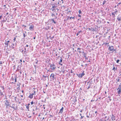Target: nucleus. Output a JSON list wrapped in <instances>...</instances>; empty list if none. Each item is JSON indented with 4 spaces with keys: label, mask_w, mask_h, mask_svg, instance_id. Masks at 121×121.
Returning <instances> with one entry per match:
<instances>
[{
    "label": "nucleus",
    "mask_w": 121,
    "mask_h": 121,
    "mask_svg": "<svg viewBox=\"0 0 121 121\" xmlns=\"http://www.w3.org/2000/svg\"><path fill=\"white\" fill-rule=\"evenodd\" d=\"M4 105L5 106L6 108H9L10 104V103L9 100H6L4 101Z\"/></svg>",
    "instance_id": "f257e3e1"
},
{
    "label": "nucleus",
    "mask_w": 121,
    "mask_h": 121,
    "mask_svg": "<svg viewBox=\"0 0 121 121\" xmlns=\"http://www.w3.org/2000/svg\"><path fill=\"white\" fill-rule=\"evenodd\" d=\"M108 50L110 51H112V52H113L115 50L114 49L113 47L112 46H109V45H108Z\"/></svg>",
    "instance_id": "f03ea898"
},
{
    "label": "nucleus",
    "mask_w": 121,
    "mask_h": 121,
    "mask_svg": "<svg viewBox=\"0 0 121 121\" xmlns=\"http://www.w3.org/2000/svg\"><path fill=\"white\" fill-rule=\"evenodd\" d=\"M50 68L52 69H54L56 68L55 65L54 64L50 65Z\"/></svg>",
    "instance_id": "7ed1b4c3"
},
{
    "label": "nucleus",
    "mask_w": 121,
    "mask_h": 121,
    "mask_svg": "<svg viewBox=\"0 0 121 121\" xmlns=\"http://www.w3.org/2000/svg\"><path fill=\"white\" fill-rule=\"evenodd\" d=\"M30 27L29 28V29L30 30H33V29L34 27V26L33 25H30Z\"/></svg>",
    "instance_id": "20e7f679"
},
{
    "label": "nucleus",
    "mask_w": 121,
    "mask_h": 121,
    "mask_svg": "<svg viewBox=\"0 0 121 121\" xmlns=\"http://www.w3.org/2000/svg\"><path fill=\"white\" fill-rule=\"evenodd\" d=\"M85 75V73L83 72L82 73H80L78 75V77L79 78H82Z\"/></svg>",
    "instance_id": "39448f33"
},
{
    "label": "nucleus",
    "mask_w": 121,
    "mask_h": 121,
    "mask_svg": "<svg viewBox=\"0 0 121 121\" xmlns=\"http://www.w3.org/2000/svg\"><path fill=\"white\" fill-rule=\"evenodd\" d=\"M54 74L53 73H52L50 76V77H51V79L53 80H54Z\"/></svg>",
    "instance_id": "423d86ee"
},
{
    "label": "nucleus",
    "mask_w": 121,
    "mask_h": 121,
    "mask_svg": "<svg viewBox=\"0 0 121 121\" xmlns=\"http://www.w3.org/2000/svg\"><path fill=\"white\" fill-rule=\"evenodd\" d=\"M15 105L14 104H12V106H11L10 105L9 106H10L11 108H13L14 109V110H16L17 108V107H16V108H15Z\"/></svg>",
    "instance_id": "0eeeda50"
},
{
    "label": "nucleus",
    "mask_w": 121,
    "mask_h": 121,
    "mask_svg": "<svg viewBox=\"0 0 121 121\" xmlns=\"http://www.w3.org/2000/svg\"><path fill=\"white\" fill-rule=\"evenodd\" d=\"M111 119L112 121H114L115 120V116H114L113 114H112L111 116Z\"/></svg>",
    "instance_id": "6e6552de"
},
{
    "label": "nucleus",
    "mask_w": 121,
    "mask_h": 121,
    "mask_svg": "<svg viewBox=\"0 0 121 121\" xmlns=\"http://www.w3.org/2000/svg\"><path fill=\"white\" fill-rule=\"evenodd\" d=\"M121 16L120 15H119L117 17V19L118 21H120L121 20Z\"/></svg>",
    "instance_id": "1a4fd4ad"
},
{
    "label": "nucleus",
    "mask_w": 121,
    "mask_h": 121,
    "mask_svg": "<svg viewBox=\"0 0 121 121\" xmlns=\"http://www.w3.org/2000/svg\"><path fill=\"white\" fill-rule=\"evenodd\" d=\"M64 108L62 107V108L60 109L59 113H62L63 112Z\"/></svg>",
    "instance_id": "9d476101"
},
{
    "label": "nucleus",
    "mask_w": 121,
    "mask_h": 121,
    "mask_svg": "<svg viewBox=\"0 0 121 121\" xmlns=\"http://www.w3.org/2000/svg\"><path fill=\"white\" fill-rule=\"evenodd\" d=\"M57 4L56 3H55L54 5L52 6V8L51 9H54L56 8L57 7Z\"/></svg>",
    "instance_id": "9b49d317"
},
{
    "label": "nucleus",
    "mask_w": 121,
    "mask_h": 121,
    "mask_svg": "<svg viewBox=\"0 0 121 121\" xmlns=\"http://www.w3.org/2000/svg\"><path fill=\"white\" fill-rule=\"evenodd\" d=\"M9 41H6L5 43V44L7 45L6 47H7L9 45Z\"/></svg>",
    "instance_id": "f8f14e48"
},
{
    "label": "nucleus",
    "mask_w": 121,
    "mask_h": 121,
    "mask_svg": "<svg viewBox=\"0 0 121 121\" xmlns=\"http://www.w3.org/2000/svg\"><path fill=\"white\" fill-rule=\"evenodd\" d=\"M88 29L90 30H91L93 31H95L94 29V28H88Z\"/></svg>",
    "instance_id": "ddd939ff"
},
{
    "label": "nucleus",
    "mask_w": 121,
    "mask_h": 121,
    "mask_svg": "<svg viewBox=\"0 0 121 121\" xmlns=\"http://www.w3.org/2000/svg\"><path fill=\"white\" fill-rule=\"evenodd\" d=\"M81 49V48H77L78 51L79 52V53H81V52L80 51Z\"/></svg>",
    "instance_id": "4468645a"
},
{
    "label": "nucleus",
    "mask_w": 121,
    "mask_h": 121,
    "mask_svg": "<svg viewBox=\"0 0 121 121\" xmlns=\"http://www.w3.org/2000/svg\"><path fill=\"white\" fill-rule=\"evenodd\" d=\"M29 97L30 99H32L33 98V96L32 95L30 94L29 96Z\"/></svg>",
    "instance_id": "2eb2a0df"
},
{
    "label": "nucleus",
    "mask_w": 121,
    "mask_h": 121,
    "mask_svg": "<svg viewBox=\"0 0 121 121\" xmlns=\"http://www.w3.org/2000/svg\"><path fill=\"white\" fill-rule=\"evenodd\" d=\"M17 85L18 86V87H17V89L18 90H19L20 89V86L18 85V84H17Z\"/></svg>",
    "instance_id": "dca6fc26"
},
{
    "label": "nucleus",
    "mask_w": 121,
    "mask_h": 121,
    "mask_svg": "<svg viewBox=\"0 0 121 121\" xmlns=\"http://www.w3.org/2000/svg\"><path fill=\"white\" fill-rule=\"evenodd\" d=\"M85 57V59L87 60L88 59V58H87L86 56V54H84V55H83Z\"/></svg>",
    "instance_id": "f3484780"
},
{
    "label": "nucleus",
    "mask_w": 121,
    "mask_h": 121,
    "mask_svg": "<svg viewBox=\"0 0 121 121\" xmlns=\"http://www.w3.org/2000/svg\"><path fill=\"white\" fill-rule=\"evenodd\" d=\"M0 96H3L4 95L3 94V93L1 92H0Z\"/></svg>",
    "instance_id": "a211bd4d"
},
{
    "label": "nucleus",
    "mask_w": 121,
    "mask_h": 121,
    "mask_svg": "<svg viewBox=\"0 0 121 121\" xmlns=\"http://www.w3.org/2000/svg\"><path fill=\"white\" fill-rule=\"evenodd\" d=\"M119 90L117 91V93L118 94H120L121 92V89H118Z\"/></svg>",
    "instance_id": "6ab92c4d"
},
{
    "label": "nucleus",
    "mask_w": 121,
    "mask_h": 121,
    "mask_svg": "<svg viewBox=\"0 0 121 121\" xmlns=\"http://www.w3.org/2000/svg\"><path fill=\"white\" fill-rule=\"evenodd\" d=\"M60 61H59V63H61L62 62V57L60 58Z\"/></svg>",
    "instance_id": "aec40b11"
},
{
    "label": "nucleus",
    "mask_w": 121,
    "mask_h": 121,
    "mask_svg": "<svg viewBox=\"0 0 121 121\" xmlns=\"http://www.w3.org/2000/svg\"><path fill=\"white\" fill-rule=\"evenodd\" d=\"M82 32V31L81 30H80L78 31V33H77L76 35L78 36L79 34L81 32Z\"/></svg>",
    "instance_id": "412c9836"
},
{
    "label": "nucleus",
    "mask_w": 121,
    "mask_h": 121,
    "mask_svg": "<svg viewBox=\"0 0 121 121\" xmlns=\"http://www.w3.org/2000/svg\"><path fill=\"white\" fill-rule=\"evenodd\" d=\"M32 32H29L28 33V35H32Z\"/></svg>",
    "instance_id": "4be33fe9"
},
{
    "label": "nucleus",
    "mask_w": 121,
    "mask_h": 121,
    "mask_svg": "<svg viewBox=\"0 0 121 121\" xmlns=\"http://www.w3.org/2000/svg\"><path fill=\"white\" fill-rule=\"evenodd\" d=\"M121 85H119V86L118 87V88L117 89V90H118V89H121Z\"/></svg>",
    "instance_id": "5701e85b"
},
{
    "label": "nucleus",
    "mask_w": 121,
    "mask_h": 121,
    "mask_svg": "<svg viewBox=\"0 0 121 121\" xmlns=\"http://www.w3.org/2000/svg\"><path fill=\"white\" fill-rule=\"evenodd\" d=\"M66 11H68V12H71V11L68 8L67 9V10Z\"/></svg>",
    "instance_id": "b1692460"
},
{
    "label": "nucleus",
    "mask_w": 121,
    "mask_h": 121,
    "mask_svg": "<svg viewBox=\"0 0 121 121\" xmlns=\"http://www.w3.org/2000/svg\"><path fill=\"white\" fill-rule=\"evenodd\" d=\"M52 22H53V23H54L55 24L56 23V22L55 21H54V19H52Z\"/></svg>",
    "instance_id": "393cba45"
},
{
    "label": "nucleus",
    "mask_w": 121,
    "mask_h": 121,
    "mask_svg": "<svg viewBox=\"0 0 121 121\" xmlns=\"http://www.w3.org/2000/svg\"><path fill=\"white\" fill-rule=\"evenodd\" d=\"M26 107V108L28 109V111H29V106H27Z\"/></svg>",
    "instance_id": "a878e982"
},
{
    "label": "nucleus",
    "mask_w": 121,
    "mask_h": 121,
    "mask_svg": "<svg viewBox=\"0 0 121 121\" xmlns=\"http://www.w3.org/2000/svg\"><path fill=\"white\" fill-rule=\"evenodd\" d=\"M90 84H89L87 88V89H89V88H90Z\"/></svg>",
    "instance_id": "bb28decb"
},
{
    "label": "nucleus",
    "mask_w": 121,
    "mask_h": 121,
    "mask_svg": "<svg viewBox=\"0 0 121 121\" xmlns=\"http://www.w3.org/2000/svg\"><path fill=\"white\" fill-rule=\"evenodd\" d=\"M106 1L105 0H104V1L103 2V5H104L106 3Z\"/></svg>",
    "instance_id": "cd10ccee"
},
{
    "label": "nucleus",
    "mask_w": 121,
    "mask_h": 121,
    "mask_svg": "<svg viewBox=\"0 0 121 121\" xmlns=\"http://www.w3.org/2000/svg\"><path fill=\"white\" fill-rule=\"evenodd\" d=\"M55 3H51V5H52V6L54 5Z\"/></svg>",
    "instance_id": "c85d7f7f"
},
{
    "label": "nucleus",
    "mask_w": 121,
    "mask_h": 121,
    "mask_svg": "<svg viewBox=\"0 0 121 121\" xmlns=\"http://www.w3.org/2000/svg\"><path fill=\"white\" fill-rule=\"evenodd\" d=\"M112 15L114 16L113 17H114L115 16V14H114V13H112Z\"/></svg>",
    "instance_id": "c756f323"
},
{
    "label": "nucleus",
    "mask_w": 121,
    "mask_h": 121,
    "mask_svg": "<svg viewBox=\"0 0 121 121\" xmlns=\"http://www.w3.org/2000/svg\"><path fill=\"white\" fill-rule=\"evenodd\" d=\"M52 10L54 12H55L56 11V10H55V9H52Z\"/></svg>",
    "instance_id": "7c9ffc66"
},
{
    "label": "nucleus",
    "mask_w": 121,
    "mask_h": 121,
    "mask_svg": "<svg viewBox=\"0 0 121 121\" xmlns=\"http://www.w3.org/2000/svg\"><path fill=\"white\" fill-rule=\"evenodd\" d=\"M14 80H15V82H17V78L16 77H15L14 78Z\"/></svg>",
    "instance_id": "2f4dec72"
},
{
    "label": "nucleus",
    "mask_w": 121,
    "mask_h": 121,
    "mask_svg": "<svg viewBox=\"0 0 121 121\" xmlns=\"http://www.w3.org/2000/svg\"><path fill=\"white\" fill-rule=\"evenodd\" d=\"M61 57H60V56H58L57 57V59H60V58H61Z\"/></svg>",
    "instance_id": "473e14b6"
},
{
    "label": "nucleus",
    "mask_w": 121,
    "mask_h": 121,
    "mask_svg": "<svg viewBox=\"0 0 121 121\" xmlns=\"http://www.w3.org/2000/svg\"><path fill=\"white\" fill-rule=\"evenodd\" d=\"M23 36L24 38H25V37L26 36V35L24 33H23Z\"/></svg>",
    "instance_id": "72a5a7b5"
},
{
    "label": "nucleus",
    "mask_w": 121,
    "mask_h": 121,
    "mask_svg": "<svg viewBox=\"0 0 121 121\" xmlns=\"http://www.w3.org/2000/svg\"><path fill=\"white\" fill-rule=\"evenodd\" d=\"M70 19H71V18H72L73 19H74V17H70Z\"/></svg>",
    "instance_id": "f704fd0d"
},
{
    "label": "nucleus",
    "mask_w": 121,
    "mask_h": 121,
    "mask_svg": "<svg viewBox=\"0 0 121 121\" xmlns=\"http://www.w3.org/2000/svg\"><path fill=\"white\" fill-rule=\"evenodd\" d=\"M116 80L117 81V82H119V81L120 80V79H116Z\"/></svg>",
    "instance_id": "c9c22d12"
},
{
    "label": "nucleus",
    "mask_w": 121,
    "mask_h": 121,
    "mask_svg": "<svg viewBox=\"0 0 121 121\" xmlns=\"http://www.w3.org/2000/svg\"><path fill=\"white\" fill-rule=\"evenodd\" d=\"M120 61V60H117V63H119V61Z\"/></svg>",
    "instance_id": "e433bc0d"
},
{
    "label": "nucleus",
    "mask_w": 121,
    "mask_h": 121,
    "mask_svg": "<svg viewBox=\"0 0 121 121\" xmlns=\"http://www.w3.org/2000/svg\"><path fill=\"white\" fill-rule=\"evenodd\" d=\"M79 14H81V13L82 12H81V11L80 10H79Z\"/></svg>",
    "instance_id": "4c0bfd02"
},
{
    "label": "nucleus",
    "mask_w": 121,
    "mask_h": 121,
    "mask_svg": "<svg viewBox=\"0 0 121 121\" xmlns=\"http://www.w3.org/2000/svg\"><path fill=\"white\" fill-rule=\"evenodd\" d=\"M118 12L117 10L115 12H114V13L115 14H117V12Z\"/></svg>",
    "instance_id": "58836bf2"
},
{
    "label": "nucleus",
    "mask_w": 121,
    "mask_h": 121,
    "mask_svg": "<svg viewBox=\"0 0 121 121\" xmlns=\"http://www.w3.org/2000/svg\"><path fill=\"white\" fill-rule=\"evenodd\" d=\"M33 103H34V102H33V101H32L31 102V105H32L33 104Z\"/></svg>",
    "instance_id": "ea45409f"
},
{
    "label": "nucleus",
    "mask_w": 121,
    "mask_h": 121,
    "mask_svg": "<svg viewBox=\"0 0 121 121\" xmlns=\"http://www.w3.org/2000/svg\"><path fill=\"white\" fill-rule=\"evenodd\" d=\"M16 38H15L14 39H13V41L14 42V41H15V40H16Z\"/></svg>",
    "instance_id": "a19ab883"
},
{
    "label": "nucleus",
    "mask_w": 121,
    "mask_h": 121,
    "mask_svg": "<svg viewBox=\"0 0 121 121\" xmlns=\"http://www.w3.org/2000/svg\"><path fill=\"white\" fill-rule=\"evenodd\" d=\"M49 117H53V116L52 115H49Z\"/></svg>",
    "instance_id": "79ce46f5"
},
{
    "label": "nucleus",
    "mask_w": 121,
    "mask_h": 121,
    "mask_svg": "<svg viewBox=\"0 0 121 121\" xmlns=\"http://www.w3.org/2000/svg\"><path fill=\"white\" fill-rule=\"evenodd\" d=\"M52 16H55V15L54 14H53V13H52Z\"/></svg>",
    "instance_id": "37998d69"
},
{
    "label": "nucleus",
    "mask_w": 121,
    "mask_h": 121,
    "mask_svg": "<svg viewBox=\"0 0 121 121\" xmlns=\"http://www.w3.org/2000/svg\"><path fill=\"white\" fill-rule=\"evenodd\" d=\"M115 69V67H114L112 69V70H114Z\"/></svg>",
    "instance_id": "c03bdc74"
},
{
    "label": "nucleus",
    "mask_w": 121,
    "mask_h": 121,
    "mask_svg": "<svg viewBox=\"0 0 121 121\" xmlns=\"http://www.w3.org/2000/svg\"><path fill=\"white\" fill-rule=\"evenodd\" d=\"M43 77H44V78H46V77H47V76H44V75H43Z\"/></svg>",
    "instance_id": "a18cd8bd"
},
{
    "label": "nucleus",
    "mask_w": 121,
    "mask_h": 121,
    "mask_svg": "<svg viewBox=\"0 0 121 121\" xmlns=\"http://www.w3.org/2000/svg\"><path fill=\"white\" fill-rule=\"evenodd\" d=\"M84 117V116H83V117H82V116H81L80 118L81 119H82L83 117Z\"/></svg>",
    "instance_id": "49530a36"
},
{
    "label": "nucleus",
    "mask_w": 121,
    "mask_h": 121,
    "mask_svg": "<svg viewBox=\"0 0 121 121\" xmlns=\"http://www.w3.org/2000/svg\"><path fill=\"white\" fill-rule=\"evenodd\" d=\"M51 38H50V39H52L54 38V36L52 37H50Z\"/></svg>",
    "instance_id": "de8ad7c7"
},
{
    "label": "nucleus",
    "mask_w": 121,
    "mask_h": 121,
    "mask_svg": "<svg viewBox=\"0 0 121 121\" xmlns=\"http://www.w3.org/2000/svg\"><path fill=\"white\" fill-rule=\"evenodd\" d=\"M35 93H36L35 91H34V93H34V94L35 95Z\"/></svg>",
    "instance_id": "09e8293b"
},
{
    "label": "nucleus",
    "mask_w": 121,
    "mask_h": 121,
    "mask_svg": "<svg viewBox=\"0 0 121 121\" xmlns=\"http://www.w3.org/2000/svg\"><path fill=\"white\" fill-rule=\"evenodd\" d=\"M16 98H17L16 97H14V99L15 100H16Z\"/></svg>",
    "instance_id": "8fccbe9b"
},
{
    "label": "nucleus",
    "mask_w": 121,
    "mask_h": 121,
    "mask_svg": "<svg viewBox=\"0 0 121 121\" xmlns=\"http://www.w3.org/2000/svg\"><path fill=\"white\" fill-rule=\"evenodd\" d=\"M78 17H81V16L80 15H78Z\"/></svg>",
    "instance_id": "3c124183"
},
{
    "label": "nucleus",
    "mask_w": 121,
    "mask_h": 121,
    "mask_svg": "<svg viewBox=\"0 0 121 121\" xmlns=\"http://www.w3.org/2000/svg\"><path fill=\"white\" fill-rule=\"evenodd\" d=\"M60 63H59V64L60 65H61L62 66V64H61Z\"/></svg>",
    "instance_id": "603ef678"
},
{
    "label": "nucleus",
    "mask_w": 121,
    "mask_h": 121,
    "mask_svg": "<svg viewBox=\"0 0 121 121\" xmlns=\"http://www.w3.org/2000/svg\"><path fill=\"white\" fill-rule=\"evenodd\" d=\"M73 73V72L72 71V70H71V73Z\"/></svg>",
    "instance_id": "864d4df0"
},
{
    "label": "nucleus",
    "mask_w": 121,
    "mask_h": 121,
    "mask_svg": "<svg viewBox=\"0 0 121 121\" xmlns=\"http://www.w3.org/2000/svg\"><path fill=\"white\" fill-rule=\"evenodd\" d=\"M33 115H34L35 114V113L34 112H33Z\"/></svg>",
    "instance_id": "5fc2aeb1"
},
{
    "label": "nucleus",
    "mask_w": 121,
    "mask_h": 121,
    "mask_svg": "<svg viewBox=\"0 0 121 121\" xmlns=\"http://www.w3.org/2000/svg\"><path fill=\"white\" fill-rule=\"evenodd\" d=\"M29 46V45H26V47H28Z\"/></svg>",
    "instance_id": "6e6d98bb"
},
{
    "label": "nucleus",
    "mask_w": 121,
    "mask_h": 121,
    "mask_svg": "<svg viewBox=\"0 0 121 121\" xmlns=\"http://www.w3.org/2000/svg\"><path fill=\"white\" fill-rule=\"evenodd\" d=\"M25 51L24 52H25L26 51V48H25Z\"/></svg>",
    "instance_id": "4d7b16f0"
},
{
    "label": "nucleus",
    "mask_w": 121,
    "mask_h": 121,
    "mask_svg": "<svg viewBox=\"0 0 121 121\" xmlns=\"http://www.w3.org/2000/svg\"><path fill=\"white\" fill-rule=\"evenodd\" d=\"M2 64V62H0V65L1 64Z\"/></svg>",
    "instance_id": "13d9d810"
},
{
    "label": "nucleus",
    "mask_w": 121,
    "mask_h": 121,
    "mask_svg": "<svg viewBox=\"0 0 121 121\" xmlns=\"http://www.w3.org/2000/svg\"><path fill=\"white\" fill-rule=\"evenodd\" d=\"M82 53H83V55H84V54H86L84 52H83Z\"/></svg>",
    "instance_id": "bf43d9fd"
},
{
    "label": "nucleus",
    "mask_w": 121,
    "mask_h": 121,
    "mask_svg": "<svg viewBox=\"0 0 121 121\" xmlns=\"http://www.w3.org/2000/svg\"><path fill=\"white\" fill-rule=\"evenodd\" d=\"M35 111V110H34V109H33V111H32L34 112V111Z\"/></svg>",
    "instance_id": "052dcab7"
},
{
    "label": "nucleus",
    "mask_w": 121,
    "mask_h": 121,
    "mask_svg": "<svg viewBox=\"0 0 121 121\" xmlns=\"http://www.w3.org/2000/svg\"><path fill=\"white\" fill-rule=\"evenodd\" d=\"M23 26H24V27H26V26L24 25H23Z\"/></svg>",
    "instance_id": "680f3d73"
},
{
    "label": "nucleus",
    "mask_w": 121,
    "mask_h": 121,
    "mask_svg": "<svg viewBox=\"0 0 121 121\" xmlns=\"http://www.w3.org/2000/svg\"><path fill=\"white\" fill-rule=\"evenodd\" d=\"M121 4V3H120L118 4Z\"/></svg>",
    "instance_id": "e2e57ef3"
},
{
    "label": "nucleus",
    "mask_w": 121,
    "mask_h": 121,
    "mask_svg": "<svg viewBox=\"0 0 121 121\" xmlns=\"http://www.w3.org/2000/svg\"><path fill=\"white\" fill-rule=\"evenodd\" d=\"M20 61H21V62H22V60H20Z\"/></svg>",
    "instance_id": "0e129e2a"
},
{
    "label": "nucleus",
    "mask_w": 121,
    "mask_h": 121,
    "mask_svg": "<svg viewBox=\"0 0 121 121\" xmlns=\"http://www.w3.org/2000/svg\"><path fill=\"white\" fill-rule=\"evenodd\" d=\"M38 61H37V62H36L35 63L36 64H38Z\"/></svg>",
    "instance_id": "69168bd1"
},
{
    "label": "nucleus",
    "mask_w": 121,
    "mask_h": 121,
    "mask_svg": "<svg viewBox=\"0 0 121 121\" xmlns=\"http://www.w3.org/2000/svg\"><path fill=\"white\" fill-rule=\"evenodd\" d=\"M21 96L22 97H23V95H21Z\"/></svg>",
    "instance_id": "338daca9"
},
{
    "label": "nucleus",
    "mask_w": 121,
    "mask_h": 121,
    "mask_svg": "<svg viewBox=\"0 0 121 121\" xmlns=\"http://www.w3.org/2000/svg\"><path fill=\"white\" fill-rule=\"evenodd\" d=\"M97 112L96 111L95 112V113H96Z\"/></svg>",
    "instance_id": "774afa93"
}]
</instances>
